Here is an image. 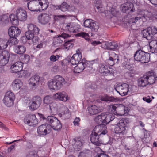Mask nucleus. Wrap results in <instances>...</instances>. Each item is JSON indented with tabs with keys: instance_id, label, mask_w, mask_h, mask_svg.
<instances>
[{
	"instance_id": "nucleus-1",
	"label": "nucleus",
	"mask_w": 157,
	"mask_h": 157,
	"mask_svg": "<svg viewBox=\"0 0 157 157\" xmlns=\"http://www.w3.org/2000/svg\"><path fill=\"white\" fill-rule=\"evenodd\" d=\"M82 55L79 52L74 54L71 59V63L73 65L78 64L74 68V71L76 73L81 72L85 69V60L82 59Z\"/></svg>"
},
{
	"instance_id": "nucleus-2",
	"label": "nucleus",
	"mask_w": 157,
	"mask_h": 157,
	"mask_svg": "<svg viewBox=\"0 0 157 157\" xmlns=\"http://www.w3.org/2000/svg\"><path fill=\"white\" fill-rule=\"evenodd\" d=\"M48 0H36L30 1L27 3L29 10L32 11H38L40 8L46 10L48 6Z\"/></svg>"
},
{
	"instance_id": "nucleus-3",
	"label": "nucleus",
	"mask_w": 157,
	"mask_h": 157,
	"mask_svg": "<svg viewBox=\"0 0 157 157\" xmlns=\"http://www.w3.org/2000/svg\"><path fill=\"white\" fill-rule=\"evenodd\" d=\"M64 81V78L59 75L56 76L55 78L50 80L48 82V86L50 89L55 90L59 89Z\"/></svg>"
},
{
	"instance_id": "nucleus-4",
	"label": "nucleus",
	"mask_w": 157,
	"mask_h": 157,
	"mask_svg": "<svg viewBox=\"0 0 157 157\" xmlns=\"http://www.w3.org/2000/svg\"><path fill=\"white\" fill-rule=\"evenodd\" d=\"M130 122L128 118L123 119L119 121L115 125L114 131L116 133L123 135L127 127V124Z\"/></svg>"
},
{
	"instance_id": "nucleus-5",
	"label": "nucleus",
	"mask_w": 157,
	"mask_h": 157,
	"mask_svg": "<svg viewBox=\"0 0 157 157\" xmlns=\"http://www.w3.org/2000/svg\"><path fill=\"white\" fill-rule=\"evenodd\" d=\"M134 60L141 63H147L150 60V55L148 53H146L141 49L137 50L134 54Z\"/></svg>"
},
{
	"instance_id": "nucleus-6",
	"label": "nucleus",
	"mask_w": 157,
	"mask_h": 157,
	"mask_svg": "<svg viewBox=\"0 0 157 157\" xmlns=\"http://www.w3.org/2000/svg\"><path fill=\"white\" fill-rule=\"evenodd\" d=\"M23 63L21 62H17L13 64L11 66L10 70L11 73H18L19 74H23L21 75V77L25 76L27 74V72L26 71H22Z\"/></svg>"
},
{
	"instance_id": "nucleus-7",
	"label": "nucleus",
	"mask_w": 157,
	"mask_h": 157,
	"mask_svg": "<svg viewBox=\"0 0 157 157\" xmlns=\"http://www.w3.org/2000/svg\"><path fill=\"white\" fill-rule=\"evenodd\" d=\"M110 108L114 112L116 111L117 113L120 116L124 115L127 114L128 112V108L122 104H115L111 105Z\"/></svg>"
},
{
	"instance_id": "nucleus-8",
	"label": "nucleus",
	"mask_w": 157,
	"mask_h": 157,
	"mask_svg": "<svg viewBox=\"0 0 157 157\" xmlns=\"http://www.w3.org/2000/svg\"><path fill=\"white\" fill-rule=\"evenodd\" d=\"M15 99L14 94L10 91L7 92L3 99V102L7 107H10L13 105Z\"/></svg>"
},
{
	"instance_id": "nucleus-9",
	"label": "nucleus",
	"mask_w": 157,
	"mask_h": 157,
	"mask_svg": "<svg viewBox=\"0 0 157 157\" xmlns=\"http://www.w3.org/2000/svg\"><path fill=\"white\" fill-rule=\"evenodd\" d=\"M128 87V85L126 83L118 84L116 86L115 90L120 95L123 96L127 94L129 91Z\"/></svg>"
},
{
	"instance_id": "nucleus-10",
	"label": "nucleus",
	"mask_w": 157,
	"mask_h": 157,
	"mask_svg": "<svg viewBox=\"0 0 157 157\" xmlns=\"http://www.w3.org/2000/svg\"><path fill=\"white\" fill-rule=\"evenodd\" d=\"M51 129L50 125L48 124H44L38 127L37 132L40 135H45L50 132Z\"/></svg>"
},
{
	"instance_id": "nucleus-11",
	"label": "nucleus",
	"mask_w": 157,
	"mask_h": 157,
	"mask_svg": "<svg viewBox=\"0 0 157 157\" xmlns=\"http://www.w3.org/2000/svg\"><path fill=\"white\" fill-rule=\"evenodd\" d=\"M42 82L39 75H35L31 77L29 79V84L31 87L33 89L36 88L40 83Z\"/></svg>"
},
{
	"instance_id": "nucleus-12",
	"label": "nucleus",
	"mask_w": 157,
	"mask_h": 157,
	"mask_svg": "<svg viewBox=\"0 0 157 157\" xmlns=\"http://www.w3.org/2000/svg\"><path fill=\"white\" fill-rule=\"evenodd\" d=\"M24 122L30 126H33L37 124L38 121L34 114H29L24 118Z\"/></svg>"
},
{
	"instance_id": "nucleus-13",
	"label": "nucleus",
	"mask_w": 157,
	"mask_h": 157,
	"mask_svg": "<svg viewBox=\"0 0 157 157\" xmlns=\"http://www.w3.org/2000/svg\"><path fill=\"white\" fill-rule=\"evenodd\" d=\"M85 27L90 28L92 32H97L99 29V26L91 19L86 20L84 23Z\"/></svg>"
},
{
	"instance_id": "nucleus-14",
	"label": "nucleus",
	"mask_w": 157,
	"mask_h": 157,
	"mask_svg": "<svg viewBox=\"0 0 157 157\" xmlns=\"http://www.w3.org/2000/svg\"><path fill=\"white\" fill-rule=\"evenodd\" d=\"M10 54L7 51H4L0 53V66H5L8 62Z\"/></svg>"
},
{
	"instance_id": "nucleus-15",
	"label": "nucleus",
	"mask_w": 157,
	"mask_h": 157,
	"mask_svg": "<svg viewBox=\"0 0 157 157\" xmlns=\"http://www.w3.org/2000/svg\"><path fill=\"white\" fill-rule=\"evenodd\" d=\"M42 102L41 99L39 96H36L33 98L32 101L30 105L29 108L31 110H35L40 106Z\"/></svg>"
},
{
	"instance_id": "nucleus-16",
	"label": "nucleus",
	"mask_w": 157,
	"mask_h": 157,
	"mask_svg": "<svg viewBox=\"0 0 157 157\" xmlns=\"http://www.w3.org/2000/svg\"><path fill=\"white\" fill-rule=\"evenodd\" d=\"M65 28L70 32L76 33L80 30V26L77 23H70L68 24Z\"/></svg>"
},
{
	"instance_id": "nucleus-17",
	"label": "nucleus",
	"mask_w": 157,
	"mask_h": 157,
	"mask_svg": "<svg viewBox=\"0 0 157 157\" xmlns=\"http://www.w3.org/2000/svg\"><path fill=\"white\" fill-rule=\"evenodd\" d=\"M148 84H152L157 80V77L155 75L153 71H150L144 74Z\"/></svg>"
},
{
	"instance_id": "nucleus-18",
	"label": "nucleus",
	"mask_w": 157,
	"mask_h": 157,
	"mask_svg": "<svg viewBox=\"0 0 157 157\" xmlns=\"http://www.w3.org/2000/svg\"><path fill=\"white\" fill-rule=\"evenodd\" d=\"M16 14L18 20L21 21H25L27 18L26 11L22 8H20L16 10Z\"/></svg>"
},
{
	"instance_id": "nucleus-19",
	"label": "nucleus",
	"mask_w": 157,
	"mask_h": 157,
	"mask_svg": "<svg viewBox=\"0 0 157 157\" xmlns=\"http://www.w3.org/2000/svg\"><path fill=\"white\" fill-rule=\"evenodd\" d=\"M99 134L91 133L90 135V140L91 143L96 146H99L102 144V140Z\"/></svg>"
},
{
	"instance_id": "nucleus-20",
	"label": "nucleus",
	"mask_w": 157,
	"mask_h": 157,
	"mask_svg": "<svg viewBox=\"0 0 157 157\" xmlns=\"http://www.w3.org/2000/svg\"><path fill=\"white\" fill-rule=\"evenodd\" d=\"M53 99L66 102L69 99L67 94L64 91L58 92L55 94L53 97Z\"/></svg>"
},
{
	"instance_id": "nucleus-21",
	"label": "nucleus",
	"mask_w": 157,
	"mask_h": 157,
	"mask_svg": "<svg viewBox=\"0 0 157 157\" xmlns=\"http://www.w3.org/2000/svg\"><path fill=\"white\" fill-rule=\"evenodd\" d=\"M101 47L108 50H114L118 47L117 44L114 42H105L101 44Z\"/></svg>"
},
{
	"instance_id": "nucleus-22",
	"label": "nucleus",
	"mask_w": 157,
	"mask_h": 157,
	"mask_svg": "<svg viewBox=\"0 0 157 157\" xmlns=\"http://www.w3.org/2000/svg\"><path fill=\"white\" fill-rule=\"evenodd\" d=\"M99 71L104 75H109L112 76L113 75L114 71L113 70L110 71L108 69L107 66L104 64H100Z\"/></svg>"
},
{
	"instance_id": "nucleus-23",
	"label": "nucleus",
	"mask_w": 157,
	"mask_h": 157,
	"mask_svg": "<svg viewBox=\"0 0 157 157\" xmlns=\"http://www.w3.org/2000/svg\"><path fill=\"white\" fill-rule=\"evenodd\" d=\"M70 36L65 33H63L59 36H58L55 38L54 43L55 45H58L62 43L63 40L66 38H69Z\"/></svg>"
},
{
	"instance_id": "nucleus-24",
	"label": "nucleus",
	"mask_w": 157,
	"mask_h": 157,
	"mask_svg": "<svg viewBox=\"0 0 157 157\" xmlns=\"http://www.w3.org/2000/svg\"><path fill=\"white\" fill-rule=\"evenodd\" d=\"M20 33V30L17 27L12 26L8 29V34L10 37H16Z\"/></svg>"
},
{
	"instance_id": "nucleus-25",
	"label": "nucleus",
	"mask_w": 157,
	"mask_h": 157,
	"mask_svg": "<svg viewBox=\"0 0 157 157\" xmlns=\"http://www.w3.org/2000/svg\"><path fill=\"white\" fill-rule=\"evenodd\" d=\"M38 18L39 23L45 25L48 22L50 18L48 14L43 13L38 16Z\"/></svg>"
},
{
	"instance_id": "nucleus-26",
	"label": "nucleus",
	"mask_w": 157,
	"mask_h": 157,
	"mask_svg": "<svg viewBox=\"0 0 157 157\" xmlns=\"http://www.w3.org/2000/svg\"><path fill=\"white\" fill-rule=\"evenodd\" d=\"M12 86L13 90H18L23 86V82L19 79H16L12 83Z\"/></svg>"
},
{
	"instance_id": "nucleus-27",
	"label": "nucleus",
	"mask_w": 157,
	"mask_h": 157,
	"mask_svg": "<svg viewBox=\"0 0 157 157\" xmlns=\"http://www.w3.org/2000/svg\"><path fill=\"white\" fill-rule=\"evenodd\" d=\"M149 49H148L149 52L157 53V40H151L149 43Z\"/></svg>"
},
{
	"instance_id": "nucleus-28",
	"label": "nucleus",
	"mask_w": 157,
	"mask_h": 157,
	"mask_svg": "<svg viewBox=\"0 0 157 157\" xmlns=\"http://www.w3.org/2000/svg\"><path fill=\"white\" fill-rule=\"evenodd\" d=\"M101 110L102 109L101 108L95 105H92L88 108V113L92 115L97 114L100 112Z\"/></svg>"
},
{
	"instance_id": "nucleus-29",
	"label": "nucleus",
	"mask_w": 157,
	"mask_h": 157,
	"mask_svg": "<svg viewBox=\"0 0 157 157\" xmlns=\"http://www.w3.org/2000/svg\"><path fill=\"white\" fill-rule=\"evenodd\" d=\"M27 28L29 31L33 33L35 35L38 34L40 29L35 25L32 24H29L28 25Z\"/></svg>"
},
{
	"instance_id": "nucleus-30",
	"label": "nucleus",
	"mask_w": 157,
	"mask_h": 157,
	"mask_svg": "<svg viewBox=\"0 0 157 157\" xmlns=\"http://www.w3.org/2000/svg\"><path fill=\"white\" fill-rule=\"evenodd\" d=\"M133 7V5L132 3L130 4L129 6L124 5L122 6V11L123 12L127 13H131L134 12Z\"/></svg>"
},
{
	"instance_id": "nucleus-31",
	"label": "nucleus",
	"mask_w": 157,
	"mask_h": 157,
	"mask_svg": "<svg viewBox=\"0 0 157 157\" xmlns=\"http://www.w3.org/2000/svg\"><path fill=\"white\" fill-rule=\"evenodd\" d=\"M147 17V15L144 14H142L141 15H139L138 16L135 17V18H131L129 21V24L131 23H136L137 21L140 19H142L143 20L144 19H146V18Z\"/></svg>"
},
{
	"instance_id": "nucleus-32",
	"label": "nucleus",
	"mask_w": 157,
	"mask_h": 157,
	"mask_svg": "<svg viewBox=\"0 0 157 157\" xmlns=\"http://www.w3.org/2000/svg\"><path fill=\"white\" fill-rule=\"evenodd\" d=\"M145 78L144 75L138 79V85L139 86L144 87L148 85L147 82Z\"/></svg>"
},
{
	"instance_id": "nucleus-33",
	"label": "nucleus",
	"mask_w": 157,
	"mask_h": 157,
	"mask_svg": "<svg viewBox=\"0 0 157 157\" xmlns=\"http://www.w3.org/2000/svg\"><path fill=\"white\" fill-rule=\"evenodd\" d=\"M14 50L15 53L19 54H21L25 52L26 48L22 46H15L14 47Z\"/></svg>"
},
{
	"instance_id": "nucleus-34",
	"label": "nucleus",
	"mask_w": 157,
	"mask_h": 157,
	"mask_svg": "<svg viewBox=\"0 0 157 157\" xmlns=\"http://www.w3.org/2000/svg\"><path fill=\"white\" fill-rule=\"evenodd\" d=\"M55 130H59L61 129L62 126L60 121L57 119L51 126Z\"/></svg>"
},
{
	"instance_id": "nucleus-35",
	"label": "nucleus",
	"mask_w": 157,
	"mask_h": 157,
	"mask_svg": "<svg viewBox=\"0 0 157 157\" xmlns=\"http://www.w3.org/2000/svg\"><path fill=\"white\" fill-rule=\"evenodd\" d=\"M141 33L143 35V37L146 38L148 40H150L152 37L151 35L148 27L143 30Z\"/></svg>"
},
{
	"instance_id": "nucleus-36",
	"label": "nucleus",
	"mask_w": 157,
	"mask_h": 157,
	"mask_svg": "<svg viewBox=\"0 0 157 157\" xmlns=\"http://www.w3.org/2000/svg\"><path fill=\"white\" fill-rule=\"evenodd\" d=\"M80 138L75 139V149L77 150H79L82 148L83 144V142L81 141Z\"/></svg>"
},
{
	"instance_id": "nucleus-37",
	"label": "nucleus",
	"mask_w": 157,
	"mask_h": 157,
	"mask_svg": "<svg viewBox=\"0 0 157 157\" xmlns=\"http://www.w3.org/2000/svg\"><path fill=\"white\" fill-rule=\"evenodd\" d=\"M69 7V6L67 4L66 2H63L60 6H55L56 9H60L63 12H65L67 10Z\"/></svg>"
},
{
	"instance_id": "nucleus-38",
	"label": "nucleus",
	"mask_w": 157,
	"mask_h": 157,
	"mask_svg": "<svg viewBox=\"0 0 157 157\" xmlns=\"http://www.w3.org/2000/svg\"><path fill=\"white\" fill-rule=\"evenodd\" d=\"M105 117L103 116V113L100 115H99L96 117L94 119L95 121L98 124L100 125L101 124H104V121Z\"/></svg>"
},
{
	"instance_id": "nucleus-39",
	"label": "nucleus",
	"mask_w": 157,
	"mask_h": 157,
	"mask_svg": "<svg viewBox=\"0 0 157 157\" xmlns=\"http://www.w3.org/2000/svg\"><path fill=\"white\" fill-rule=\"evenodd\" d=\"M103 116L105 117L104 121V124H107L113 119L111 117V114H107L106 113H103Z\"/></svg>"
},
{
	"instance_id": "nucleus-40",
	"label": "nucleus",
	"mask_w": 157,
	"mask_h": 157,
	"mask_svg": "<svg viewBox=\"0 0 157 157\" xmlns=\"http://www.w3.org/2000/svg\"><path fill=\"white\" fill-rule=\"evenodd\" d=\"M8 44L7 40L0 39V50L6 49L8 46Z\"/></svg>"
},
{
	"instance_id": "nucleus-41",
	"label": "nucleus",
	"mask_w": 157,
	"mask_h": 157,
	"mask_svg": "<svg viewBox=\"0 0 157 157\" xmlns=\"http://www.w3.org/2000/svg\"><path fill=\"white\" fill-rule=\"evenodd\" d=\"M101 101H116L117 100V98H115L112 96L109 97L108 96H106L104 97H102L101 98Z\"/></svg>"
},
{
	"instance_id": "nucleus-42",
	"label": "nucleus",
	"mask_w": 157,
	"mask_h": 157,
	"mask_svg": "<svg viewBox=\"0 0 157 157\" xmlns=\"http://www.w3.org/2000/svg\"><path fill=\"white\" fill-rule=\"evenodd\" d=\"M8 44L11 46L17 44L18 43V40L16 37H11L8 40Z\"/></svg>"
},
{
	"instance_id": "nucleus-43",
	"label": "nucleus",
	"mask_w": 157,
	"mask_h": 157,
	"mask_svg": "<svg viewBox=\"0 0 157 157\" xmlns=\"http://www.w3.org/2000/svg\"><path fill=\"white\" fill-rule=\"evenodd\" d=\"M9 17L13 25H17L18 24V20L16 16H15L14 14H11Z\"/></svg>"
},
{
	"instance_id": "nucleus-44",
	"label": "nucleus",
	"mask_w": 157,
	"mask_h": 157,
	"mask_svg": "<svg viewBox=\"0 0 157 157\" xmlns=\"http://www.w3.org/2000/svg\"><path fill=\"white\" fill-rule=\"evenodd\" d=\"M53 98L51 95H47L45 96L43 99V101L44 103L47 105L50 104L53 101Z\"/></svg>"
},
{
	"instance_id": "nucleus-45",
	"label": "nucleus",
	"mask_w": 157,
	"mask_h": 157,
	"mask_svg": "<svg viewBox=\"0 0 157 157\" xmlns=\"http://www.w3.org/2000/svg\"><path fill=\"white\" fill-rule=\"evenodd\" d=\"M95 7L98 9L99 12L101 13H103V12L101 11V10H102L103 9L102 7L101 1L100 0H95Z\"/></svg>"
},
{
	"instance_id": "nucleus-46",
	"label": "nucleus",
	"mask_w": 157,
	"mask_h": 157,
	"mask_svg": "<svg viewBox=\"0 0 157 157\" xmlns=\"http://www.w3.org/2000/svg\"><path fill=\"white\" fill-rule=\"evenodd\" d=\"M21 63H28L30 60V57L27 54H25L22 55L21 57Z\"/></svg>"
},
{
	"instance_id": "nucleus-47",
	"label": "nucleus",
	"mask_w": 157,
	"mask_h": 157,
	"mask_svg": "<svg viewBox=\"0 0 157 157\" xmlns=\"http://www.w3.org/2000/svg\"><path fill=\"white\" fill-rule=\"evenodd\" d=\"M73 45V44L71 43L70 41H67L64 44L63 49L65 50H68L72 48Z\"/></svg>"
},
{
	"instance_id": "nucleus-48",
	"label": "nucleus",
	"mask_w": 157,
	"mask_h": 157,
	"mask_svg": "<svg viewBox=\"0 0 157 157\" xmlns=\"http://www.w3.org/2000/svg\"><path fill=\"white\" fill-rule=\"evenodd\" d=\"M76 36H81L88 41L90 40L89 34L84 32H82L77 34Z\"/></svg>"
},
{
	"instance_id": "nucleus-49",
	"label": "nucleus",
	"mask_w": 157,
	"mask_h": 157,
	"mask_svg": "<svg viewBox=\"0 0 157 157\" xmlns=\"http://www.w3.org/2000/svg\"><path fill=\"white\" fill-rule=\"evenodd\" d=\"M61 113L63 115H66L67 117H69L70 114L69 113L68 109L63 105H62L61 109Z\"/></svg>"
},
{
	"instance_id": "nucleus-50",
	"label": "nucleus",
	"mask_w": 157,
	"mask_h": 157,
	"mask_svg": "<svg viewBox=\"0 0 157 157\" xmlns=\"http://www.w3.org/2000/svg\"><path fill=\"white\" fill-rule=\"evenodd\" d=\"M93 62L92 61H88L85 63V68L87 70H90L92 68Z\"/></svg>"
},
{
	"instance_id": "nucleus-51",
	"label": "nucleus",
	"mask_w": 157,
	"mask_h": 157,
	"mask_svg": "<svg viewBox=\"0 0 157 157\" xmlns=\"http://www.w3.org/2000/svg\"><path fill=\"white\" fill-rule=\"evenodd\" d=\"M25 36L28 40H32L34 37V35H35L33 33L28 30L25 33Z\"/></svg>"
},
{
	"instance_id": "nucleus-52",
	"label": "nucleus",
	"mask_w": 157,
	"mask_h": 157,
	"mask_svg": "<svg viewBox=\"0 0 157 157\" xmlns=\"http://www.w3.org/2000/svg\"><path fill=\"white\" fill-rule=\"evenodd\" d=\"M101 129H100V133L99 135L101 136V135H105L107 132L106 130L107 128L105 125L104 124H101Z\"/></svg>"
},
{
	"instance_id": "nucleus-53",
	"label": "nucleus",
	"mask_w": 157,
	"mask_h": 157,
	"mask_svg": "<svg viewBox=\"0 0 157 157\" xmlns=\"http://www.w3.org/2000/svg\"><path fill=\"white\" fill-rule=\"evenodd\" d=\"M57 119L53 116H49L47 117L46 120L47 121L48 123L51 124L52 125Z\"/></svg>"
},
{
	"instance_id": "nucleus-54",
	"label": "nucleus",
	"mask_w": 157,
	"mask_h": 157,
	"mask_svg": "<svg viewBox=\"0 0 157 157\" xmlns=\"http://www.w3.org/2000/svg\"><path fill=\"white\" fill-rule=\"evenodd\" d=\"M149 29L151 33V36H152L155 35L157 33V28L155 26H152L148 27V29Z\"/></svg>"
},
{
	"instance_id": "nucleus-55",
	"label": "nucleus",
	"mask_w": 157,
	"mask_h": 157,
	"mask_svg": "<svg viewBox=\"0 0 157 157\" xmlns=\"http://www.w3.org/2000/svg\"><path fill=\"white\" fill-rule=\"evenodd\" d=\"M101 125H97L94 128L92 132L95 134H99V133H100V129H101Z\"/></svg>"
},
{
	"instance_id": "nucleus-56",
	"label": "nucleus",
	"mask_w": 157,
	"mask_h": 157,
	"mask_svg": "<svg viewBox=\"0 0 157 157\" xmlns=\"http://www.w3.org/2000/svg\"><path fill=\"white\" fill-rule=\"evenodd\" d=\"M60 56L59 55H52L50 57V60L51 61L55 62L58 60L59 59Z\"/></svg>"
},
{
	"instance_id": "nucleus-57",
	"label": "nucleus",
	"mask_w": 157,
	"mask_h": 157,
	"mask_svg": "<svg viewBox=\"0 0 157 157\" xmlns=\"http://www.w3.org/2000/svg\"><path fill=\"white\" fill-rule=\"evenodd\" d=\"M107 61L108 64L111 66H113L115 64L114 59L113 57H109Z\"/></svg>"
},
{
	"instance_id": "nucleus-58",
	"label": "nucleus",
	"mask_w": 157,
	"mask_h": 157,
	"mask_svg": "<svg viewBox=\"0 0 157 157\" xmlns=\"http://www.w3.org/2000/svg\"><path fill=\"white\" fill-rule=\"evenodd\" d=\"M49 107L52 111L53 109H56L57 108V105L55 102L52 101V102L50 104Z\"/></svg>"
},
{
	"instance_id": "nucleus-59",
	"label": "nucleus",
	"mask_w": 157,
	"mask_h": 157,
	"mask_svg": "<svg viewBox=\"0 0 157 157\" xmlns=\"http://www.w3.org/2000/svg\"><path fill=\"white\" fill-rule=\"evenodd\" d=\"M109 12L111 13L112 15L116 16L117 13V11L115 9L113 8H111L109 10Z\"/></svg>"
},
{
	"instance_id": "nucleus-60",
	"label": "nucleus",
	"mask_w": 157,
	"mask_h": 157,
	"mask_svg": "<svg viewBox=\"0 0 157 157\" xmlns=\"http://www.w3.org/2000/svg\"><path fill=\"white\" fill-rule=\"evenodd\" d=\"M114 58L115 63H118L120 61L119 57L118 55L115 53H114Z\"/></svg>"
},
{
	"instance_id": "nucleus-61",
	"label": "nucleus",
	"mask_w": 157,
	"mask_h": 157,
	"mask_svg": "<svg viewBox=\"0 0 157 157\" xmlns=\"http://www.w3.org/2000/svg\"><path fill=\"white\" fill-rule=\"evenodd\" d=\"M124 64V67L125 68H126L128 69H130L132 68V65L131 64L128 62V61L126 65Z\"/></svg>"
},
{
	"instance_id": "nucleus-62",
	"label": "nucleus",
	"mask_w": 157,
	"mask_h": 157,
	"mask_svg": "<svg viewBox=\"0 0 157 157\" xmlns=\"http://www.w3.org/2000/svg\"><path fill=\"white\" fill-rule=\"evenodd\" d=\"M52 71L54 72H57L59 71V67L57 66H54L51 69Z\"/></svg>"
},
{
	"instance_id": "nucleus-63",
	"label": "nucleus",
	"mask_w": 157,
	"mask_h": 157,
	"mask_svg": "<svg viewBox=\"0 0 157 157\" xmlns=\"http://www.w3.org/2000/svg\"><path fill=\"white\" fill-rule=\"evenodd\" d=\"M80 153H82L85 154L86 156L88 157V155L91 153V152L90 150H84L83 151L81 152Z\"/></svg>"
},
{
	"instance_id": "nucleus-64",
	"label": "nucleus",
	"mask_w": 157,
	"mask_h": 157,
	"mask_svg": "<svg viewBox=\"0 0 157 157\" xmlns=\"http://www.w3.org/2000/svg\"><path fill=\"white\" fill-rule=\"evenodd\" d=\"M94 157H109L108 155L104 154H97Z\"/></svg>"
}]
</instances>
